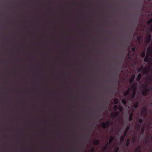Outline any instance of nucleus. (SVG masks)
Here are the masks:
<instances>
[{
	"mask_svg": "<svg viewBox=\"0 0 152 152\" xmlns=\"http://www.w3.org/2000/svg\"><path fill=\"white\" fill-rule=\"evenodd\" d=\"M144 90H145V91L148 92L150 91L149 89L148 88L144 89Z\"/></svg>",
	"mask_w": 152,
	"mask_h": 152,
	"instance_id": "nucleus-35",
	"label": "nucleus"
},
{
	"mask_svg": "<svg viewBox=\"0 0 152 152\" xmlns=\"http://www.w3.org/2000/svg\"><path fill=\"white\" fill-rule=\"evenodd\" d=\"M133 116V114L132 113H131L129 114V120L130 121H132V117Z\"/></svg>",
	"mask_w": 152,
	"mask_h": 152,
	"instance_id": "nucleus-11",
	"label": "nucleus"
},
{
	"mask_svg": "<svg viewBox=\"0 0 152 152\" xmlns=\"http://www.w3.org/2000/svg\"><path fill=\"white\" fill-rule=\"evenodd\" d=\"M137 87H135L134 88H133V92H136V91L137 90Z\"/></svg>",
	"mask_w": 152,
	"mask_h": 152,
	"instance_id": "nucleus-31",
	"label": "nucleus"
},
{
	"mask_svg": "<svg viewBox=\"0 0 152 152\" xmlns=\"http://www.w3.org/2000/svg\"><path fill=\"white\" fill-rule=\"evenodd\" d=\"M152 22V18L151 19L149 20L147 22V24L148 25H150L151 23Z\"/></svg>",
	"mask_w": 152,
	"mask_h": 152,
	"instance_id": "nucleus-20",
	"label": "nucleus"
},
{
	"mask_svg": "<svg viewBox=\"0 0 152 152\" xmlns=\"http://www.w3.org/2000/svg\"><path fill=\"white\" fill-rule=\"evenodd\" d=\"M145 56V51H143L141 54V56L143 58Z\"/></svg>",
	"mask_w": 152,
	"mask_h": 152,
	"instance_id": "nucleus-21",
	"label": "nucleus"
},
{
	"mask_svg": "<svg viewBox=\"0 0 152 152\" xmlns=\"http://www.w3.org/2000/svg\"><path fill=\"white\" fill-rule=\"evenodd\" d=\"M109 145H109L108 143H107L103 148V150H106L107 149V147L109 146Z\"/></svg>",
	"mask_w": 152,
	"mask_h": 152,
	"instance_id": "nucleus-13",
	"label": "nucleus"
},
{
	"mask_svg": "<svg viewBox=\"0 0 152 152\" xmlns=\"http://www.w3.org/2000/svg\"><path fill=\"white\" fill-rule=\"evenodd\" d=\"M126 134L127 133H126V132H124V136H122V137H125L126 136Z\"/></svg>",
	"mask_w": 152,
	"mask_h": 152,
	"instance_id": "nucleus-47",
	"label": "nucleus"
},
{
	"mask_svg": "<svg viewBox=\"0 0 152 152\" xmlns=\"http://www.w3.org/2000/svg\"><path fill=\"white\" fill-rule=\"evenodd\" d=\"M124 137H122V136L121 137V142H122L124 140Z\"/></svg>",
	"mask_w": 152,
	"mask_h": 152,
	"instance_id": "nucleus-41",
	"label": "nucleus"
},
{
	"mask_svg": "<svg viewBox=\"0 0 152 152\" xmlns=\"http://www.w3.org/2000/svg\"><path fill=\"white\" fill-rule=\"evenodd\" d=\"M130 129V126L129 125L127 126L126 130L124 131V132H126V133H127L128 132V131Z\"/></svg>",
	"mask_w": 152,
	"mask_h": 152,
	"instance_id": "nucleus-17",
	"label": "nucleus"
},
{
	"mask_svg": "<svg viewBox=\"0 0 152 152\" xmlns=\"http://www.w3.org/2000/svg\"><path fill=\"white\" fill-rule=\"evenodd\" d=\"M136 140V138L134 137L132 139V141L133 142H134Z\"/></svg>",
	"mask_w": 152,
	"mask_h": 152,
	"instance_id": "nucleus-43",
	"label": "nucleus"
},
{
	"mask_svg": "<svg viewBox=\"0 0 152 152\" xmlns=\"http://www.w3.org/2000/svg\"><path fill=\"white\" fill-rule=\"evenodd\" d=\"M135 96V92H133L132 96V99H134Z\"/></svg>",
	"mask_w": 152,
	"mask_h": 152,
	"instance_id": "nucleus-30",
	"label": "nucleus"
},
{
	"mask_svg": "<svg viewBox=\"0 0 152 152\" xmlns=\"http://www.w3.org/2000/svg\"><path fill=\"white\" fill-rule=\"evenodd\" d=\"M118 109H119L120 112H121L123 110V107L122 106H119L118 107Z\"/></svg>",
	"mask_w": 152,
	"mask_h": 152,
	"instance_id": "nucleus-26",
	"label": "nucleus"
},
{
	"mask_svg": "<svg viewBox=\"0 0 152 152\" xmlns=\"http://www.w3.org/2000/svg\"><path fill=\"white\" fill-rule=\"evenodd\" d=\"M139 123H142L143 122V120L141 118L139 120Z\"/></svg>",
	"mask_w": 152,
	"mask_h": 152,
	"instance_id": "nucleus-33",
	"label": "nucleus"
},
{
	"mask_svg": "<svg viewBox=\"0 0 152 152\" xmlns=\"http://www.w3.org/2000/svg\"><path fill=\"white\" fill-rule=\"evenodd\" d=\"M145 128V127L144 126L141 130V132L142 134H143L144 132Z\"/></svg>",
	"mask_w": 152,
	"mask_h": 152,
	"instance_id": "nucleus-28",
	"label": "nucleus"
},
{
	"mask_svg": "<svg viewBox=\"0 0 152 152\" xmlns=\"http://www.w3.org/2000/svg\"><path fill=\"white\" fill-rule=\"evenodd\" d=\"M102 126L103 129H105L106 128H107V126L105 122H103L102 123Z\"/></svg>",
	"mask_w": 152,
	"mask_h": 152,
	"instance_id": "nucleus-15",
	"label": "nucleus"
},
{
	"mask_svg": "<svg viewBox=\"0 0 152 152\" xmlns=\"http://www.w3.org/2000/svg\"><path fill=\"white\" fill-rule=\"evenodd\" d=\"M137 149L138 150H141V146L140 145H139L138 146V147Z\"/></svg>",
	"mask_w": 152,
	"mask_h": 152,
	"instance_id": "nucleus-40",
	"label": "nucleus"
},
{
	"mask_svg": "<svg viewBox=\"0 0 152 152\" xmlns=\"http://www.w3.org/2000/svg\"><path fill=\"white\" fill-rule=\"evenodd\" d=\"M144 92L145 94L146 95V96H147L148 95V92L147 91H144Z\"/></svg>",
	"mask_w": 152,
	"mask_h": 152,
	"instance_id": "nucleus-44",
	"label": "nucleus"
},
{
	"mask_svg": "<svg viewBox=\"0 0 152 152\" xmlns=\"http://www.w3.org/2000/svg\"><path fill=\"white\" fill-rule=\"evenodd\" d=\"M119 150V148L117 147L116 148L115 152H118Z\"/></svg>",
	"mask_w": 152,
	"mask_h": 152,
	"instance_id": "nucleus-39",
	"label": "nucleus"
},
{
	"mask_svg": "<svg viewBox=\"0 0 152 152\" xmlns=\"http://www.w3.org/2000/svg\"><path fill=\"white\" fill-rule=\"evenodd\" d=\"M93 144L96 145H98L100 143V142L99 140H95L93 141Z\"/></svg>",
	"mask_w": 152,
	"mask_h": 152,
	"instance_id": "nucleus-8",
	"label": "nucleus"
},
{
	"mask_svg": "<svg viewBox=\"0 0 152 152\" xmlns=\"http://www.w3.org/2000/svg\"><path fill=\"white\" fill-rule=\"evenodd\" d=\"M148 0L149 1H152V0Z\"/></svg>",
	"mask_w": 152,
	"mask_h": 152,
	"instance_id": "nucleus-51",
	"label": "nucleus"
},
{
	"mask_svg": "<svg viewBox=\"0 0 152 152\" xmlns=\"http://www.w3.org/2000/svg\"><path fill=\"white\" fill-rule=\"evenodd\" d=\"M115 137L114 136H111L110 138L109 142H108V144L109 145H110L112 142L115 139Z\"/></svg>",
	"mask_w": 152,
	"mask_h": 152,
	"instance_id": "nucleus-6",
	"label": "nucleus"
},
{
	"mask_svg": "<svg viewBox=\"0 0 152 152\" xmlns=\"http://www.w3.org/2000/svg\"><path fill=\"white\" fill-rule=\"evenodd\" d=\"M148 70H150L151 69V67L150 66H148Z\"/></svg>",
	"mask_w": 152,
	"mask_h": 152,
	"instance_id": "nucleus-46",
	"label": "nucleus"
},
{
	"mask_svg": "<svg viewBox=\"0 0 152 152\" xmlns=\"http://www.w3.org/2000/svg\"><path fill=\"white\" fill-rule=\"evenodd\" d=\"M141 113L142 115H144L145 116L146 115L147 113V111L146 107H144L142 109Z\"/></svg>",
	"mask_w": 152,
	"mask_h": 152,
	"instance_id": "nucleus-1",
	"label": "nucleus"
},
{
	"mask_svg": "<svg viewBox=\"0 0 152 152\" xmlns=\"http://www.w3.org/2000/svg\"><path fill=\"white\" fill-rule=\"evenodd\" d=\"M142 94L143 96H146V95L145 94L144 92V91H143L142 92Z\"/></svg>",
	"mask_w": 152,
	"mask_h": 152,
	"instance_id": "nucleus-36",
	"label": "nucleus"
},
{
	"mask_svg": "<svg viewBox=\"0 0 152 152\" xmlns=\"http://www.w3.org/2000/svg\"><path fill=\"white\" fill-rule=\"evenodd\" d=\"M122 103H123V104H124V105H126L127 104V102H126V100L124 99H123L122 100Z\"/></svg>",
	"mask_w": 152,
	"mask_h": 152,
	"instance_id": "nucleus-19",
	"label": "nucleus"
},
{
	"mask_svg": "<svg viewBox=\"0 0 152 152\" xmlns=\"http://www.w3.org/2000/svg\"><path fill=\"white\" fill-rule=\"evenodd\" d=\"M114 102L115 104H117L118 102V99H116L114 100Z\"/></svg>",
	"mask_w": 152,
	"mask_h": 152,
	"instance_id": "nucleus-29",
	"label": "nucleus"
},
{
	"mask_svg": "<svg viewBox=\"0 0 152 152\" xmlns=\"http://www.w3.org/2000/svg\"><path fill=\"white\" fill-rule=\"evenodd\" d=\"M110 115H111V116L112 117H113V118H114V113H111Z\"/></svg>",
	"mask_w": 152,
	"mask_h": 152,
	"instance_id": "nucleus-42",
	"label": "nucleus"
},
{
	"mask_svg": "<svg viewBox=\"0 0 152 152\" xmlns=\"http://www.w3.org/2000/svg\"><path fill=\"white\" fill-rule=\"evenodd\" d=\"M142 76V75L141 73H140L138 75L137 78V81H139L141 80Z\"/></svg>",
	"mask_w": 152,
	"mask_h": 152,
	"instance_id": "nucleus-9",
	"label": "nucleus"
},
{
	"mask_svg": "<svg viewBox=\"0 0 152 152\" xmlns=\"http://www.w3.org/2000/svg\"><path fill=\"white\" fill-rule=\"evenodd\" d=\"M135 77V75H132L129 79V82L130 84H132L133 83V81L134 80Z\"/></svg>",
	"mask_w": 152,
	"mask_h": 152,
	"instance_id": "nucleus-2",
	"label": "nucleus"
},
{
	"mask_svg": "<svg viewBox=\"0 0 152 152\" xmlns=\"http://www.w3.org/2000/svg\"><path fill=\"white\" fill-rule=\"evenodd\" d=\"M138 102H137L136 104L133 105V106L134 109H136L138 107Z\"/></svg>",
	"mask_w": 152,
	"mask_h": 152,
	"instance_id": "nucleus-23",
	"label": "nucleus"
},
{
	"mask_svg": "<svg viewBox=\"0 0 152 152\" xmlns=\"http://www.w3.org/2000/svg\"><path fill=\"white\" fill-rule=\"evenodd\" d=\"M137 40L140 42L141 41V37L140 36H138L137 37Z\"/></svg>",
	"mask_w": 152,
	"mask_h": 152,
	"instance_id": "nucleus-24",
	"label": "nucleus"
},
{
	"mask_svg": "<svg viewBox=\"0 0 152 152\" xmlns=\"http://www.w3.org/2000/svg\"><path fill=\"white\" fill-rule=\"evenodd\" d=\"M143 66H142L138 68L137 69V71L138 72H140L143 69Z\"/></svg>",
	"mask_w": 152,
	"mask_h": 152,
	"instance_id": "nucleus-22",
	"label": "nucleus"
},
{
	"mask_svg": "<svg viewBox=\"0 0 152 152\" xmlns=\"http://www.w3.org/2000/svg\"><path fill=\"white\" fill-rule=\"evenodd\" d=\"M127 46L128 47V48H129L130 47V46L129 45H127Z\"/></svg>",
	"mask_w": 152,
	"mask_h": 152,
	"instance_id": "nucleus-49",
	"label": "nucleus"
},
{
	"mask_svg": "<svg viewBox=\"0 0 152 152\" xmlns=\"http://www.w3.org/2000/svg\"><path fill=\"white\" fill-rule=\"evenodd\" d=\"M151 26H152V24L151 25ZM150 31H152V28L151 29H150Z\"/></svg>",
	"mask_w": 152,
	"mask_h": 152,
	"instance_id": "nucleus-50",
	"label": "nucleus"
},
{
	"mask_svg": "<svg viewBox=\"0 0 152 152\" xmlns=\"http://www.w3.org/2000/svg\"><path fill=\"white\" fill-rule=\"evenodd\" d=\"M149 55L147 54L144 59V61L145 62H147L148 61V59Z\"/></svg>",
	"mask_w": 152,
	"mask_h": 152,
	"instance_id": "nucleus-7",
	"label": "nucleus"
},
{
	"mask_svg": "<svg viewBox=\"0 0 152 152\" xmlns=\"http://www.w3.org/2000/svg\"><path fill=\"white\" fill-rule=\"evenodd\" d=\"M147 51V54L149 55V54H152V47H149L148 48Z\"/></svg>",
	"mask_w": 152,
	"mask_h": 152,
	"instance_id": "nucleus-4",
	"label": "nucleus"
},
{
	"mask_svg": "<svg viewBox=\"0 0 152 152\" xmlns=\"http://www.w3.org/2000/svg\"><path fill=\"white\" fill-rule=\"evenodd\" d=\"M130 90V89L129 88L128 89L127 91H125L124 92V95L125 96H126L129 94Z\"/></svg>",
	"mask_w": 152,
	"mask_h": 152,
	"instance_id": "nucleus-10",
	"label": "nucleus"
},
{
	"mask_svg": "<svg viewBox=\"0 0 152 152\" xmlns=\"http://www.w3.org/2000/svg\"><path fill=\"white\" fill-rule=\"evenodd\" d=\"M140 87L144 89L147 88L148 87V85L147 84L145 83L144 84H142L140 85Z\"/></svg>",
	"mask_w": 152,
	"mask_h": 152,
	"instance_id": "nucleus-5",
	"label": "nucleus"
},
{
	"mask_svg": "<svg viewBox=\"0 0 152 152\" xmlns=\"http://www.w3.org/2000/svg\"><path fill=\"white\" fill-rule=\"evenodd\" d=\"M151 35H149L146 38V43L148 44L149 43L151 40Z\"/></svg>",
	"mask_w": 152,
	"mask_h": 152,
	"instance_id": "nucleus-3",
	"label": "nucleus"
},
{
	"mask_svg": "<svg viewBox=\"0 0 152 152\" xmlns=\"http://www.w3.org/2000/svg\"><path fill=\"white\" fill-rule=\"evenodd\" d=\"M130 142V140L129 139H128L127 140L126 143V146H128Z\"/></svg>",
	"mask_w": 152,
	"mask_h": 152,
	"instance_id": "nucleus-18",
	"label": "nucleus"
},
{
	"mask_svg": "<svg viewBox=\"0 0 152 152\" xmlns=\"http://www.w3.org/2000/svg\"><path fill=\"white\" fill-rule=\"evenodd\" d=\"M117 108H118L117 105H115L114 106V109L115 110H116Z\"/></svg>",
	"mask_w": 152,
	"mask_h": 152,
	"instance_id": "nucleus-34",
	"label": "nucleus"
},
{
	"mask_svg": "<svg viewBox=\"0 0 152 152\" xmlns=\"http://www.w3.org/2000/svg\"><path fill=\"white\" fill-rule=\"evenodd\" d=\"M106 123V124L107 126V128H109V125H111L112 124V123L109 121H107Z\"/></svg>",
	"mask_w": 152,
	"mask_h": 152,
	"instance_id": "nucleus-14",
	"label": "nucleus"
},
{
	"mask_svg": "<svg viewBox=\"0 0 152 152\" xmlns=\"http://www.w3.org/2000/svg\"><path fill=\"white\" fill-rule=\"evenodd\" d=\"M148 140L147 139H146L145 140V142L146 143H147V142H148Z\"/></svg>",
	"mask_w": 152,
	"mask_h": 152,
	"instance_id": "nucleus-48",
	"label": "nucleus"
},
{
	"mask_svg": "<svg viewBox=\"0 0 152 152\" xmlns=\"http://www.w3.org/2000/svg\"><path fill=\"white\" fill-rule=\"evenodd\" d=\"M148 61L151 62V64H152V58H149Z\"/></svg>",
	"mask_w": 152,
	"mask_h": 152,
	"instance_id": "nucleus-37",
	"label": "nucleus"
},
{
	"mask_svg": "<svg viewBox=\"0 0 152 152\" xmlns=\"http://www.w3.org/2000/svg\"><path fill=\"white\" fill-rule=\"evenodd\" d=\"M137 127L138 130H139L140 128V124H138L137 126Z\"/></svg>",
	"mask_w": 152,
	"mask_h": 152,
	"instance_id": "nucleus-32",
	"label": "nucleus"
},
{
	"mask_svg": "<svg viewBox=\"0 0 152 152\" xmlns=\"http://www.w3.org/2000/svg\"><path fill=\"white\" fill-rule=\"evenodd\" d=\"M152 81V78L151 77H150L148 78L147 79V81L149 82L150 83H151Z\"/></svg>",
	"mask_w": 152,
	"mask_h": 152,
	"instance_id": "nucleus-25",
	"label": "nucleus"
},
{
	"mask_svg": "<svg viewBox=\"0 0 152 152\" xmlns=\"http://www.w3.org/2000/svg\"><path fill=\"white\" fill-rule=\"evenodd\" d=\"M136 152H142L141 150H138L137 149L136 150Z\"/></svg>",
	"mask_w": 152,
	"mask_h": 152,
	"instance_id": "nucleus-45",
	"label": "nucleus"
},
{
	"mask_svg": "<svg viewBox=\"0 0 152 152\" xmlns=\"http://www.w3.org/2000/svg\"><path fill=\"white\" fill-rule=\"evenodd\" d=\"M131 84L132 89H133V88H134L135 87H136V83L135 82H134L133 83H132Z\"/></svg>",
	"mask_w": 152,
	"mask_h": 152,
	"instance_id": "nucleus-16",
	"label": "nucleus"
},
{
	"mask_svg": "<svg viewBox=\"0 0 152 152\" xmlns=\"http://www.w3.org/2000/svg\"><path fill=\"white\" fill-rule=\"evenodd\" d=\"M130 51H129V53H127V55L128 56L127 58L129 59H131V57L130 56V54L129 53H130Z\"/></svg>",
	"mask_w": 152,
	"mask_h": 152,
	"instance_id": "nucleus-27",
	"label": "nucleus"
},
{
	"mask_svg": "<svg viewBox=\"0 0 152 152\" xmlns=\"http://www.w3.org/2000/svg\"><path fill=\"white\" fill-rule=\"evenodd\" d=\"M120 114V112L119 111L117 112L115 114H114V118H115L118 116Z\"/></svg>",
	"mask_w": 152,
	"mask_h": 152,
	"instance_id": "nucleus-12",
	"label": "nucleus"
},
{
	"mask_svg": "<svg viewBox=\"0 0 152 152\" xmlns=\"http://www.w3.org/2000/svg\"><path fill=\"white\" fill-rule=\"evenodd\" d=\"M136 48L135 47H133L132 48V49L133 52H134Z\"/></svg>",
	"mask_w": 152,
	"mask_h": 152,
	"instance_id": "nucleus-38",
	"label": "nucleus"
}]
</instances>
